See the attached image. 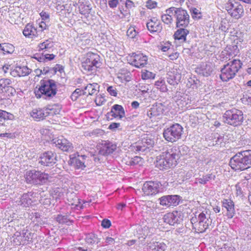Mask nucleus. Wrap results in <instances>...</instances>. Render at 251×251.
Instances as JSON below:
<instances>
[{
  "mask_svg": "<svg viewBox=\"0 0 251 251\" xmlns=\"http://www.w3.org/2000/svg\"><path fill=\"white\" fill-rule=\"evenodd\" d=\"M180 149L174 147L157 157L155 166L160 170L167 169L175 166L180 157Z\"/></svg>",
  "mask_w": 251,
  "mask_h": 251,
  "instance_id": "nucleus-1",
  "label": "nucleus"
},
{
  "mask_svg": "<svg viewBox=\"0 0 251 251\" xmlns=\"http://www.w3.org/2000/svg\"><path fill=\"white\" fill-rule=\"evenodd\" d=\"M34 93L37 98L50 100L56 94V82L52 79H42L40 81L39 87L35 90Z\"/></svg>",
  "mask_w": 251,
  "mask_h": 251,
  "instance_id": "nucleus-2",
  "label": "nucleus"
},
{
  "mask_svg": "<svg viewBox=\"0 0 251 251\" xmlns=\"http://www.w3.org/2000/svg\"><path fill=\"white\" fill-rule=\"evenodd\" d=\"M229 165L235 171H243L251 167V154L249 151L239 152L230 160Z\"/></svg>",
  "mask_w": 251,
  "mask_h": 251,
  "instance_id": "nucleus-3",
  "label": "nucleus"
},
{
  "mask_svg": "<svg viewBox=\"0 0 251 251\" xmlns=\"http://www.w3.org/2000/svg\"><path fill=\"white\" fill-rule=\"evenodd\" d=\"M242 65V63L238 59H234L228 62L221 69V79L223 81H227L233 78Z\"/></svg>",
  "mask_w": 251,
  "mask_h": 251,
  "instance_id": "nucleus-4",
  "label": "nucleus"
},
{
  "mask_svg": "<svg viewBox=\"0 0 251 251\" xmlns=\"http://www.w3.org/2000/svg\"><path fill=\"white\" fill-rule=\"evenodd\" d=\"M223 117L225 123L234 126L241 125L244 119L243 112L236 109L226 111Z\"/></svg>",
  "mask_w": 251,
  "mask_h": 251,
  "instance_id": "nucleus-5",
  "label": "nucleus"
},
{
  "mask_svg": "<svg viewBox=\"0 0 251 251\" xmlns=\"http://www.w3.org/2000/svg\"><path fill=\"white\" fill-rule=\"evenodd\" d=\"M25 176L27 183L34 185L45 183L49 178L48 174L35 170L27 171Z\"/></svg>",
  "mask_w": 251,
  "mask_h": 251,
  "instance_id": "nucleus-6",
  "label": "nucleus"
},
{
  "mask_svg": "<svg viewBox=\"0 0 251 251\" xmlns=\"http://www.w3.org/2000/svg\"><path fill=\"white\" fill-rule=\"evenodd\" d=\"M182 126L178 124H175L164 129L163 137L166 140L171 143L177 141L181 137L183 132Z\"/></svg>",
  "mask_w": 251,
  "mask_h": 251,
  "instance_id": "nucleus-7",
  "label": "nucleus"
},
{
  "mask_svg": "<svg viewBox=\"0 0 251 251\" xmlns=\"http://www.w3.org/2000/svg\"><path fill=\"white\" fill-rule=\"evenodd\" d=\"M100 65V56L95 53H89L87 58L82 62V68L86 72L93 73Z\"/></svg>",
  "mask_w": 251,
  "mask_h": 251,
  "instance_id": "nucleus-8",
  "label": "nucleus"
},
{
  "mask_svg": "<svg viewBox=\"0 0 251 251\" xmlns=\"http://www.w3.org/2000/svg\"><path fill=\"white\" fill-rule=\"evenodd\" d=\"M174 10V17L177 27H186L189 25L190 16L188 12L181 7H175Z\"/></svg>",
  "mask_w": 251,
  "mask_h": 251,
  "instance_id": "nucleus-9",
  "label": "nucleus"
},
{
  "mask_svg": "<svg viewBox=\"0 0 251 251\" xmlns=\"http://www.w3.org/2000/svg\"><path fill=\"white\" fill-rule=\"evenodd\" d=\"M226 9L232 17L238 19L244 14L243 6L238 2L228 1L226 4Z\"/></svg>",
  "mask_w": 251,
  "mask_h": 251,
  "instance_id": "nucleus-10",
  "label": "nucleus"
},
{
  "mask_svg": "<svg viewBox=\"0 0 251 251\" xmlns=\"http://www.w3.org/2000/svg\"><path fill=\"white\" fill-rule=\"evenodd\" d=\"M33 234L27 229H24L21 231H16L13 236V242L16 245H24L31 241Z\"/></svg>",
  "mask_w": 251,
  "mask_h": 251,
  "instance_id": "nucleus-11",
  "label": "nucleus"
},
{
  "mask_svg": "<svg viewBox=\"0 0 251 251\" xmlns=\"http://www.w3.org/2000/svg\"><path fill=\"white\" fill-rule=\"evenodd\" d=\"M198 222L193 224V228L198 233H203L211 223V220L203 213H201L198 217Z\"/></svg>",
  "mask_w": 251,
  "mask_h": 251,
  "instance_id": "nucleus-12",
  "label": "nucleus"
},
{
  "mask_svg": "<svg viewBox=\"0 0 251 251\" xmlns=\"http://www.w3.org/2000/svg\"><path fill=\"white\" fill-rule=\"evenodd\" d=\"M160 186V183L157 181H147L144 184L142 190L145 195H154L159 192Z\"/></svg>",
  "mask_w": 251,
  "mask_h": 251,
  "instance_id": "nucleus-13",
  "label": "nucleus"
},
{
  "mask_svg": "<svg viewBox=\"0 0 251 251\" xmlns=\"http://www.w3.org/2000/svg\"><path fill=\"white\" fill-rule=\"evenodd\" d=\"M129 63L136 68L144 67L148 63V58L142 53H133L128 59Z\"/></svg>",
  "mask_w": 251,
  "mask_h": 251,
  "instance_id": "nucleus-14",
  "label": "nucleus"
},
{
  "mask_svg": "<svg viewBox=\"0 0 251 251\" xmlns=\"http://www.w3.org/2000/svg\"><path fill=\"white\" fill-rule=\"evenodd\" d=\"M56 161V154L51 151H48L41 155L39 162L44 166H50L53 165Z\"/></svg>",
  "mask_w": 251,
  "mask_h": 251,
  "instance_id": "nucleus-15",
  "label": "nucleus"
},
{
  "mask_svg": "<svg viewBox=\"0 0 251 251\" xmlns=\"http://www.w3.org/2000/svg\"><path fill=\"white\" fill-rule=\"evenodd\" d=\"M180 200V197L178 195H167L161 197L158 200L161 205L170 207L178 205Z\"/></svg>",
  "mask_w": 251,
  "mask_h": 251,
  "instance_id": "nucleus-16",
  "label": "nucleus"
},
{
  "mask_svg": "<svg viewBox=\"0 0 251 251\" xmlns=\"http://www.w3.org/2000/svg\"><path fill=\"white\" fill-rule=\"evenodd\" d=\"M52 143L55 146L64 151H68L73 148L72 144L63 136L52 140Z\"/></svg>",
  "mask_w": 251,
  "mask_h": 251,
  "instance_id": "nucleus-17",
  "label": "nucleus"
},
{
  "mask_svg": "<svg viewBox=\"0 0 251 251\" xmlns=\"http://www.w3.org/2000/svg\"><path fill=\"white\" fill-rule=\"evenodd\" d=\"M147 29L151 33H159L162 29V25L156 17L150 19L146 24Z\"/></svg>",
  "mask_w": 251,
  "mask_h": 251,
  "instance_id": "nucleus-18",
  "label": "nucleus"
},
{
  "mask_svg": "<svg viewBox=\"0 0 251 251\" xmlns=\"http://www.w3.org/2000/svg\"><path fill=\"white\" fill-rule=\"evenodd\" d=\"M154 141L151 139L144 138L142 139L141 143L138 145L133 146V150L137 152H144L147 149L151 147L154 144Z\"/></svg>",
  "mask_w": 251,
  "mask_h": 251,
  "instance_id": "nucleus-19",
  "label": "nucleus"
},
{
  "mask_svg": "<svg viewBox=\"0 0 251 251\" xmlns=\"http://www.w3.org/2000/svg\"><path fill=\"white\" fill-rule=\"evenodd\" d=\"M23 33L25 36L30 39H35L40 36V30H37L32 25L30 24L26 25Z\"/></svg>",
  "mask_w": 251,
  "mask_h": 251,
  "instance_id": "nucleus-20",
  "label": "nucleus"
},
{
  "mask_svg": "<svg viewBox=\"0 0 251 251\" xmlns=\"http://www.w3.org/2000/svg\"><path fill=\"white\" fill-rule=\"evenodd\" d=\"M222 206L226 210V216L228 218L231 219L234 216L235 210L234 203L231 199H224L222 201Z\"/></svg>",
  "mask_w": 251,
  "mask_h": 251,
  "instance_id": "nucleus-21",
  "label": "nucleus"
},
{
  "mask_svg": "<svg viewBox=\"0 0 251 251\" xmlns=\"http://www.w3.org/2000/svg\"><path fill=\"white\" fill-rule=\"evenodd\" d=\"M107 114L114 118L121 119L125 116V112L122 105L114 104Z\"/></svg>",
  "mask_w": 251,
  "mask_h": 251,
  "instance_id": "nucleus-22",
  "label": "nucleus"
},
{
  "mask_svg": "<svg viewBox=\"0 0 251 251\" xmlns=\"http://www.w3.org/2000/svg\"><path fill=\"white\" fill-rule=\"evenodd\" d=\"M31 70L27 66H17L11 71L10 74L14 77H21L28 75L31 73Z\"/></svg>",
  "mask_w": 251,
  "mask_h": 251,
  "instance_id": "nucleus-23",
  "label": "nucleus"
},
{
  "mask_svg": "<svg viewBox=\"0 0 251 251\" xmlns=\"http://www.w3.org/2000/svg\"><path fill=\"white\" fill-rule=\"evenodd\" d=\"M87 156L86 155H79L77 157H75L71 159V162L74 164V165L77 169H80L81 170H84L86 165V160Z\"/></svg>",
  "mask_w": 251,
  "mask_h": 251,
  "instance_id": "nucleus-24",
  "label": "nucleus"
},
{
  "mask_svg": "<svg viewBox=\"0 0 251 251\" xmlns=\"http://www.w3.org/2000/svg\"><path fill=\"white\" fill-rule=\"evenodd\" d=\"M163 219L165 223L172 226L179 223L180 220L178 216V212L176 211L166 214Z\"/></svg>",
  "mask_w": 251,
  "mask_h": 251,
  "instance_id": "nucleus-25",
  "label": "nucleus"
},
{
  "mask_svg": "<svg viewBox=\"0 0 251 251\" xmlns=\"http://www.w3.org/2000/svg\"><path fill=\"white\" fill-rule=\"evenodd\" d=\"M117 149L116 144L111 142L106 143L102 145L100 151L99 153L102 155H107L114 151Z\"/></svg>",
  "mask_w": 251,
  "mask_h": 251,
  "instance_id": "nucleus-26",
  "label": "nucleus"
},
{
  "mask_svg": "<svg viewBox=\"0 0 251 251\" xmlns=\"http://www.w3.org/2000/svg\"><path fill=\"white\" fill-rule=\"evenodd\" d=\"M14 119V116L6 111L2 110L0 113V126H6L8 124V122L12 121Z\"/></svg>",
  "mask_w": 251,
  "mask_h": 251,
  "instance_id": "nucleus-27",
  "label": "nucleus"
},
{
  "mask_svg": "<svg viewBox=\"0 0 251 251\" xmlns=\"http://www.w3.org/2000/svg\"><path fill=\"white\" fill-rule=\"evenodd\" d=\"M174 7L172 6L165 10V13L161 16V20L162 22L167 25H170L172 23L173 19L172 15H174Z\"/></svg>",
  "mask_w": 251,
  "mask_h": 251,
  "instance_id": "nucleus-28",
  "label": "nucleus"
},
{
  "mask_svg": "<svg viewBox=\"0 0 251 251\" xmlns=\"http://www.w3.org/2000/svg\"><path fill=\"white\" fill-rule=\"evenodd\" d=\"M181 75L180 74L176 72H170L168 74L167 82L170 85H175L177 84L180 81Z\"/></svg>",
  "mask_w": 251,
  "mask_h": 251,
  "instance_id": "nucleus-29",
  "label": "nucleus"
},
{
  "mask_svg": "<svg viewBox=\"0 0 251 251\" xmlns=\"http://www.w3.org/2000/svg\"><path fill=\"white\" fill-rule=\"evenodd\" d=\"M78 4L79 11L81 14L85 15L89 14L91 7L88 1L86 0H79Z\"/></svg>",
  "mask_w": 251,
  "mask_h": 251,
  "instance_id": "nucleus-30",
  "label": "nucleus"
},
{
  "mask_svg": "<svg viewBox=\"0 0 251 251\" xmlns=\"http://www.w3.org/2000/svg\"><path fill=\"white\" fill-rule=\"evenodd\" d=\"M32 202L31 195L29 194L25 193L22 196L20 200L17 201V204L23 207H27L30 205Z\"/></svg>",
  "mask_w": 251,
  "mask_h": 251,
  "instance_id": "nucleus-31",
  "label": "nucleus"
},
{
  "mask_svg": "<svg viewBox=\"0 0 251 251\" xmlns=\"http://www.w3.org/2000/svg\"><path fill=\"white\" fill-rule=\"evenodd\" d=\"M31 116L36 121L44 119L47 116L46 109H34L30 113Z\"/></svg>",
  "mask_w": 251,
  "mask_h": 251,
  "instance_id": "nucleus-32",
  "label": "nucleus"
},
{
  "mask_svg": "<svg viewBox=\"0 0 251 251\" xmlns=\"http://www.w3.org/2000/svg\"><path fill=\"white\" fill-rule=\"evenodd\" d=\"M213 71V66L211 64H202L199 68V72L204 76H209Z\"/></svg>",
  "mask_w": 251,
  "mask_h": 251,
  "instance_id": "nucleus-33",
  "label": "nucleus"
},
{
  "mask_svg": "<svg viewBox=\"0 0 251 251\" xmlns=\"http://www.w3.org/2000/svg\"><path fill=\"white\" fill-rule=\"evenodd\" d=\"M99 86L97 83H89L84 88V91H83V95H86L88 92V95H93L97 91H99Z\"/></svg>",
  "mask_w": 251,
  "mask_h": 251,
  "instance_id": "nucleus-34",
  "label": "nucleus"
},
{
  "mask_svg": "<svg viewBox=\"0 0 251 251\" xmlns=\"http://www.w3.org/2000/svg\"><path fill=\"white\" fill-rule=\"evenodd\" d=\"M185 27H182L178 29L174 34L175 38L182 41H186V37L189 33V31L185 28Z\"/></svg>",
  "mask_w": 251,
  "mask_h": 251,
  "instance_id": "nucleus-35",
  "label": "nucleus"
},
{
  "mask_svg": "<svg viewBox=\"0 0 251 251\" xmlns=\"http://www.w3.org/2000/svg\"><path fill=\"white\" fill-rule=\"evenodd\" d=\"M0 50L4 54H12L15 50V47L11 44H0Z\"/></svg>",
  "mask_w": 251,
  "mask_h": 251,
  "instance_id": "nucleus-36",
  "label": "nucleus"
},
{
  "mask_svg": "<svg viewBox=\"0 0 251 251\" xmlns=\"http://www.w3.org/2000/svg\"><path fill=\"white\" fill-rule=\"evenodd\" d=\"M149 248L150 251H164L167 248V246L163 242H157L151 244Z\"/></svg>",
  "mask_w": 251,
  "mask_h": 251,
  "instance_id": "nucleus-37",
  "label": "nucleus"
},
{
  "mask_svg": "<svg viewBox=\"0 0 251 251\" xmlns=\"http://www.w3.org/2000/svg\"><path fill=\"white\" fill-rule=\"evenodd\" d=\"M12 81L8 78H2L0 79V93H5L9 89V85Z\"/></svg>",
  "mask_w": 251,
  "mask_h": 251,
  "instance_id": "nucleus-38",
  "label": "nucleus"
},
{
  "mask_svg": "<svg viewBox=\"0 0 251 251\" xmlns=\"http://www.w3.org/2000/svg\"><path fill=\"white\" fill-rule=\"evenodd\" d=\"M52 198L56 201L63 199L64 196V190L59 188H55L53 190L51 193Z\"/></svg>",
  "mask_w": 251,
  "mask_h": 251,
  "instance_id": "nucleus-39",
  "label": "nucleus"
},
{
  "mask_svg": "<svg viewBox=\"0 0 251 251\" xmlns=\"http://www.w3.org/2000/svg\"><path fill=\"white\" fill-rule=\"evenodd\" d=\"M55 219L56 221L60 224H65L71 222L70 216L67 214H58Z\"/></svg>",
  "mask_w": 251,
  "mask_h": 251,
  "instance_id": "nucleus-40",
  "label": "nucleus"
},
{
  "mask_svg": "<svg viewBox=\"0 0 251 251\" xmlns=\"http://www.w3.org/2000/svg\"><path fill=\"white\" fill-rule=\"evenodd\" d=\"M216 177L215 175L213 174H208L203 176L201 177L198 178L197 181L201 184H205L207 182L213 179L214 180Z\"/></svg>",
  "mask_w": 251,
  "mask_h": 251,
  "instance_id": "nucleus-41",
  "label": "nucleus"
},
{
  "mask_svg": "<svg viewBox=\"0 0 251 251\" xmlns=\"http://www.w3.org/2000/svg\"><path fill=\"white\" fill-rule=\"evenodd\" d=\"M85 241L88 244H98L100 242V239L96 235L91 233L86 235Z\"/></svg>",
  "mask_w": 251,
  "mask_h": 251,
  "instance_id": "nucleus-42",
  "label": "nucleus"
},
{
  "mask_svg": "<svg viewBox=\"0 0 251 251\" xmlns=\"http://www.w3.org/2000/svg\"><path fill=\"white\" fill-rule=\"evenodd\" d=\"M163 109L161 104L153 106L150 110V114L153 116H156L163 113Z\"/></svg>",
  "mask_w": 251,
  "mask_h": 251,
  "instance_id": "nucleus-43",
  "label": "nucleus"
},
{
  "mask_svg": "<svg viewBox=\"0 0 251 251\" xmlns=\"http://www.w3.org/2000/svg\"><path fill=\"white\" fill-rule=\"evenodd\" d=\"M154 85L157 89H159L162 92H166L168 90L165 81L163 79L161 78L155 81Z\"/></svg>",
  "mask_w": 251,
  "mask_h": 251,
  "instance_id": "nucleus-44",
  "label": "nucleus"
},
{
  "mask_svg": "<svg viewBox=\"0 0 251 251\" xmlns=\"http://www.w3.org/2000/svg\"><path fill=\"white\" fill-rule=\"evenodd\" d=\"M47 113V116H53L54 115H58L60 114V108L56 105H53L51 108H47L46 109Z\"/></svg>",
  "mask_w": 251,
  "mask_h": 251,
  "instance_id": "nucleus-45",
  "label": "nucleus"
},
{
  "mask_svg": "<svg viewBox=\"0 0 251 251\" xmlns=\"http://www.w3.org/2000/svg\"><path fill=\"white\" fill-rule=\"evenodd\" d=\"M53 43L50 39L46 40L39 45V50L50 49L53 47Z\"/></svg>",
  "mask_w": 251,
  "mask_h": 251,
  "instance_id": "nucleus-46",
  "label": "nucleus"
},
{
  "mask_svg": "<svg viewBox=\"0 0 251 251\" xmlns=\"http://www.w3.org/2000/svg\"><path fill=\"white\" fill-rule=\"evenodd\" d=\"M120 2L125 5L126 8L128 11L132 10L136 7L135 3L131 0H120Z\"/></svg>",
  "mask_w": 251,
  "mask_h": 251,
  "instance_id": "nucleus-47",
  "label": "nucleus"
},
{
  "mask_svg": "<svg viewBox=\"0 0 251 251\" xmlns=\"http://www.w3.org/2000/svg\"><path fill=\"white\" fill-rule=\"evenodd\" d=\"M141 76L143 79H154L155 74L146 70H144L142 71Z\"/></svg>",
  "mask_w": 251,
  "mask_h": 251,
  "instance_id": "nucleus-48",
  "label": "nucleus"
},
{
  "mask_svg": "<svg viewBox=\"0 0 251 251\" xmlns=\"http://www.w3.org/2000/svg\"><path fill=\"white\" fill-rule=\"evenodd\" d=\"M39 71L41 74H47L49 73H56L57 71V68H50L49 67H45L43 68V70H36V72Z\"/></svg>",
  "mask_w": 251,
  "mask_h": 251,
  "instance_id": "nucleus-49",
  "label": "nucleus"
},
{
  "mask_svg": "<svg viewBox=\"0 0 251 251\" xmlns=\"http://www.w3.org/2000/svg\"><path fill=\"white\" fill-rule=\"evenodd\" d=\"M229 24L226 20H223L221 21L219 29L223 32H226L229 28Z\"/></svg>",
  "mask_w": 251,
  "mask_h": 251,
  "instance_id": "nucleus-50",
  "label": "nucleus"
},
{
  "mask_svg": "<svg viewBox=\"0 0 251 251\" xmlns=\"http://www.w3.org/2000/svg\"><path fill=\"white\" fill-rule=\"evenodd\" d=\"M199 83V81L198 80H195V79L192 78H190L188 80L187 85L190 87H191L193 89H197Z\"/></svg>",
  "mask_w": 251,
  "mask_h": 251,
  "instance_id": "nucleus-51",
  "label": "nucleus"
},
{
  "mask_svg": "<svg viewBox=\"0 0 251 251\" xmlns=\"http://www.w3.org/2000/svg\"><path fill=\"white\" fill-rule=\"evenodd\" d=\"M137 32L134 27H130L126 32L127 36L130 38H134L137 34Z\"/></svg>",
  "mask_w": 251,
  "mask_h": 251,
  "instance_id": "nucleus-52",
  "label": "nucleus"
},
{
  "mask_svg": "<svg viewBox=\"0 0 251 251\" xmlns=\"http://www.w3.org/2000/svg\"><path fill=\"white\" fill-rule=\"evenodd\" d=\"M232 55L231 54V52L227 50H225L223 51L221 54V58L223 59V60H229L230 56Z\"/></svg>",
  "mask_w": 251,
  "mask_h": 251,
  "instance_id": "nucleus-53",
  "label": "nucleus"
},
{
  "mask_svg": "<svg viewBox=\"0 0 251 251\" xmlns=\"http://www.w3.org/2000/svg\"><path fill=\"white\" fill-rule=\"evenodd\" d=\"M217 251H235V248L229 244H225Z\"/></svg>",
  "mask_w": 251,
  "mask_h": 251,
  "instance_id": "nucleus-54",
  "label": "nucleus"
},
{
  "mask_svg": "<svg viewBox=\"0 0 251 251\" xmlns=\"http://www.w3.org/2000/svg\"><path fill=\"white\" fill-rule=\"evenodd\" d=\"M106 90L111 96L114 97L117 96L118 91L115 87L112 86H108Z\"/></svg>",
  "mask_w": 251,
  "mask_h": 251,
  "instance_id": "nucleus-55",
  "label": "nucleus"
},
{
  "mask_svg": "<svg viewBox=\"0 0 251 251\" xmlns=\"http://www.w3.org/2000/svg\"><path fill=\"white\" fill-rule=\"evenodd\" d=\"M171 44L169 42L164 43L161 44L159 46V48L162 51L165 52L170 49Z\"/></svg>",
  "mask_w": 251,
  "mask_h": 251,
  "instance_id": "nucleus-56",
  "label": "nucleus"
},
{
  "mask_svg": "<svg viewBox=\"0 0 251 251\" xmlns=\"http://www.w3.org/2000/svg\"><path fill=\"white\" fill-rule=\"evenodd\" d=\"M191 14L193 18H197L200 19L201 17V13L200 12L199 10L194 8H192L191 10Z\"/></svg>",
  "mask_w": 251,
  "mask_h": 251,
  "instance_id": "nucleus-57",
  "label": "nucleus"
},
{
  "mask_svg": "<svg viewBox=\"0 0 251 251\" xmlns=\"http://www.w3.org/2000/svg\"><path fill=\"white\" fill-rule=\"evenodd\" d=\"M82 92L79 89H76L72 94L71 98L74 101L76 100L79 96L81 95Z\"/></svg>",
  "mask_w": 251,
  "mask_h": 251,
  "instance_id": "nucleus-58",
  "label": "nucleus"
},
{
  "mask_svg": "<svg viewBox=\"0 0 251 251\" xmlns=\"http://www.w3.org/2000/svg\"><path fill=\"white\" fill-rule=\"evenodd\" d=\"M105 99L101 96H98L95 99V102L97 105H101L105 102Z\"/></svg>",
  "mask_w": 251,
  "mask_h": 251,
  "instance_id": "nucleus-59",
  "label": "nucleus"
},
{
  "mask_svg": "<svg viewBox=\"0 0 251 251\" xmlns=\"http://www.w3.org/2000/svg\"><path fill=\"white\" fill-rule=\"evenodd\" d=\"M142 158L139 156H136L132 158L130 163L131 165H134L142 163Z\"/></svg>",
  "mask_w": 251,
  "mask_h": 251,
  "instance_id": "nucleus-60",
  "label": "nucleus"
},
{
  "mask_svg": "<svg viewBox=\"0 0 251 251\" xmlns=\"http://www.w3.org/2000/svg\"><path fill=\"white\" fill-rule=\"evenodd\" d=\"M146 6L149 9H152L156 7L157 3L152 0H148L146 2Z\"/></svg>",
  "mask_w": 251,
  "mask_h": 251,
  "instance_id": "nucleus-61",
  "label": "nucleus"
},
{
  "mask_svg": "<svg viewBox=\"0 0 251 251\" xmlns=\"http://www.w3.org/2000/svg\"><path fill=\"white\" fill-rule=\"evenodd\" d=\"M118 4V0H111L110 1H108V5L111 8H114L116 7Z\"/></svg>",
  "mask_w": 251,
  "mask_h": 251,
  "instance_id": "nucleus-62",
  "label": "nucleus"
},
{
  "mask_svg": "<svg viewBox=\"0 0 251 251\" xmlns=\"http://www.w3.org/2000/svg\"><path fill=\"white\" fill-rule=\"evenodd\" d=\"M111 226V222L108 219H104L101 222V226L104 228H109Z\"/></svg>",
  "mask_w": 251,
  "mask_h": 251,
  "instance_id": "nucleus-63",
  "label": "nucleus"
},
{
  "mask_svg": "<svg viewBox=\"0 0 251 251\" xmlns=\"http://www.w3.org/2000/svg\"><path fill=\"white\" fill-rule=\"evenodd\" d=\"M105 242V245H112L114 244L115 240L113 238L107 237L106 238Z\"/></svg>",
  "mask_w": 251,
  "mask_h": 251,
  "instance_id": "nucleus-64",
  "label": "nucleus"
}]
</instances>
